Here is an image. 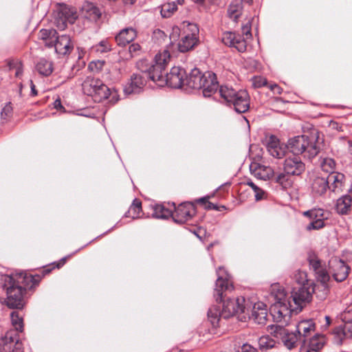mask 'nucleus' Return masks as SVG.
<instances>
[{"label": "nucleus", "instance_id": "nucleus-59", "mask_svg": "<svg viewBox=\"0 0 352 352\" xmlns=\"http://www.w3.org/2000/svg\"><path fill=\"white\" fill-rule=\"evenodd\" d=\"M208 197H201L197 199V202L202 204H205L206 206V205H208V202H209L208 201Z\"/></svg>", "mask_w": 352, "mask_h": 352}, {"label": "nucleus", "instance_id": "nucleus-28", "mask_svg": "<svg viewBox=\"0 0 352 352\" xmlns=\"http://www.w3.org/2000/svg\"><path fill=\"white\" fill-rule=\"evenodd\" d=\"M352 204V185L348 193L338 199L336 209L340 214H346L351 210Z\"/></svg>", "mask_w": 352, "mask_h": 352}, {"label": "nucleus", "instance_id": "nucleus-1", "mask_svg": "<svg viewBox=\"0 0 352 352\" xmlns=\"http://www.w3.org/2000/svg\"><path fill=\"white\" fill-rule=\"evenodd\" d=\"M217 275L214 298L217 302H223V305L221 310L219 306L214 305L208 311V320L214 327L218 326L221 318H229L239 312L245 313L247 309L244 305L243 297L228 298L226 300H223L228 293L233 290L234 287L230 280V276L223 267H219L217 270Z\"/></svg>", "mask_w": 352, "mask_h": 352}, {"label": "nucleus", "instance_id": "nucleus-37", "mask_svg": "<svg viewBox=\"0 0 352 352\" xmlns=\"http://www.w3.org/2000/svg\"><path fill=\"white\" fill-rule=\"evenodd\" d=\"M177 10L176 2L165 3L160 6V13L163 18L170 17Z\"/></svg>", "mask_w": 352, "mask_h": 352}, {"label": "nucleus", "instance_id": "nucleus-29", "mask_svg": "<svg viewBox=\"0 0 352 352\" xmlns=\"http://www.w3.org/2000/svg\"><path fill=\"white\" fill-rule=\"evenodd\" d=\"M137 36V32L132 28H126L120 31L115 37L119 46H125L132 42Z\"/></svg>", "mask_w": 352, "mask_h": 352}, {"label": "nucleus", "instance_id": "nucleus-45", "mask_svg": "<svg viewBox=\"0 0 352 352\" xmlns=\"http://www.w3.org/2000/svg\"><path fill=\"white\" fill-rule=\"evenodd\" d=\"M12 112V107L11 103H7L1 111V119L2 120H6L10 117Z\"/></svg>", "mask_w": 352, "mask_h": 352}, {"label": "nucleus", "instance_id": "nucleus-50", "mask_svg": "<svg viewBox=\"0 0 352 352\" xmlns=\"http://www.w3.org/2000/svg\"><path fill=\"white\" fill-rule=\"evenodd\" d=\"M329 129L336 131H342V126L338 122L335 121H330L329 124Z\"/></svg>", "mask_w": 352, "mask_h": 352}, {"label": "nucleus", "instance_id": "nucleus-33", "mask_svg": "<svg viewBox=\"0 0 352 352\" xmlns=\"http://www.w3.org/2000/svg\"><path fill=\"white\" fill-rule=\"evenodd\" d=\"M15 275L19 278L26 289H32L34 286L37 285L41 280V276L39 275H28L23 272L16 273Z\"/></svg>", "mask_w": 352, "mask_h": 352}, {"label": "nucleus", "instance_id": "nucleus-39", "mask_svg": "<svg viewBox=\"0 0 352 352\" xmlns=\"http://www.w3.org/2000/svg\"><path fill=\"white\" fill-rule=\"evenodd\" d=\"M276 346V341L270 336H263L258 339V348L261 351H267Z\"/></svg>", "mask_w": 352, "mask_h": 352}, {"label": "nucleus", "instance_id": "nucleus-21", "mask_svg": "<svg viewBox=\"0 0 352 352\" xmlns=\"http://www.w3.org/2000/svg\"><path fill=\"white\" fill-rule=\"evenodd\" d=\"M305 216L309 217L311 221L307 226V230H319L324 227V210L320 208L307 210L304 212Z\"/></svg>", "mask_w": 352, "mask_h": 352}, {"label": "nucleus", "instance_id": "nucleus-12", "mask_svg": "<svg viewBox=\"0 0 352 352\" xmlns=\"http://www.w3.org/2000/svg\"><path fill=\"white\" fill-rule=\"evenodd\" d=\"M276 338H279L284 346L288 349H292L296 347L298 344H303L301 337L298 336L296 331L294 332H289L284 327L280 325L269 326Z\"/></svg>", "mask_w": 352, "mask_h": 352}, {"label": "nucleus", "instance_id": "nucleus-35", "mask_svg": "<svg viewBox=\"0 0 352 352\" xmlns=\"http://www.w3.org/2000/svg\"><path fill=\"white\" fill-rule=\"evenodd\" d=\"M326 341L327 338L325 336L316 333L308 339L307 344H309L310 350H315L318 352V351L324 346Z\"/></svg>", "mask_w": 352, "mask_h": 352}, {"label": "nucleus", "instance_id": "nucleus-25", "mask_svg": "<svg viewBox=\"0 0 352 352\" xmlns=\"http://www.w3.org/2000/svg\"><path fill=\"white\" fill-rule=\"evenodd\" d=\"M205 73L202 74L197 68L191 69L188 75L186 74L184 86L192 89H201Z\"/></svg>", "mask_w": 352, "mask_h": 352}, {"label": "nucleus", "instance_id": "nucleus-58", "mask_svg": "<svg viewBox=\"0 0 352 352\" xmlns=\"http://www.w3.org/2000/svg\"><path fill=\"white\" fill-rule=\"evenodd\" d=\"M271 90H272L274 92L277 94H281V89L279 86L277 85H271L270 87Z\"/></svg>", "mask_w": 352, "mask_h": 352}, {"label": "nucleus", "instance_id": "nucleus-22", "mask_svg": "<svg viewBox=\"0 0 352 352\" xmlns=\"http://www.w3.org/2000/svg\"><path fill=\"white\" fill-rule=\"evenodd\" d=\"M250 170L256 177L262 180L271 179L274 177V170L272 167L259 163L252 162Z\"/></svg>", "mask_w": 352, "mask_h": 352}, {"label": "nucleus", "instance_id": "nucleus-38", "mask_svg": "<svg viewBox=\"0 0 352 352\" xmlns=\"http://www.w3.org/2000/svg\"><path fill=\"white\" fill-rule=\"evenodd\" d=\"M112 50V45L108 39H103L98 43L93 45L91 48L92 52L98 54H104L110 52Z\"/></svg>", "mask_w": 352, "mask_h": 352}, {"label": "nucleus", "instance_id": "nucleus-27", "mask_svg": "<svg viewBox=\"0 0 352 352\" xmlns=\"http://www.w3.org/2000/svg\"><path fill=\"white\" fill-rule=\"evenodd\" d=\"M327 179H328V185L329 186V191L330 192L338 193L342 191L345 179L344 174L336 172L329 174Z\"/></svg>", "mask_w": 352, "mask_h": 352}, {"label": "nucleus", "instance_id": "nucleus-17", "mask_svg": "<svg viewBox=\"0 0 352 352\" xmlns=\"http://www.w3.org/2000/svg\"><path fill=\"white\" fill-rule=\"evenodd\" d=\"M195 213V206L190 202H184L175 208V212H172L171 217L174 222L182 224L190 220Z\"/></svg>", "mask_w": 352, "mask_h": 352}, {"label": "nucleus", "instance_id": "nucleus-36", "mask_svg": "<svg viewBox=\"0 0 352 352\" xmlns=\"http://www.w3.org/2000/svg\"><path fill=\"white\" fill-rule=\"evenodd\" d=\"M85 17L90 21H97L101 16V10L92 3H87L84 7Z\"/></svg>", "mask_w": 352, "mask_h": 352}, {"label": "nucleus", "instance_id": "nucleus-64", "mask_svg": "<svg viewBox=\"0 0 352 352\" xmlns=\"http://www.w3.org/2000/svg\"><path fill=\"white\" fill-rule=\"evenodd\" d=\"M184 0H176L175 2H176L177 6L178 5H183L184 3Z\"/></svg>", "mask_w": 352, "mask_h": 352}, {"label": "nucleus", "instance_id": "nucleus-2", "mask_svg": "<svg viewBox=\"0 0 352 352\" xmlns=\"http://www.w3.org/2000/svg\"><path fill=\"white\" fill-rule=\"evenodd\" d=\"M323 141L320 132L314 129L308 135L289 139L287 145L281 143L274 135H271L266 147L269 154L277 159L283 158L289 148L294 155H302L305 158L311 160L319 153Z\"/></svg>", "mask_w": 352, "mask_h": 352}, {"label": "nucleus", "instance_id": "nucleus-14", "mask_svg": "<svg viewBox=\"0 0 352 352\" xmlns=\"http://www.w3.org/2000/svg\"><path fill=\"white\" fill-rule=\"evenodd\" d=\"M199 30L196 24L188 23L185 35L177 44L179 51L186 52L197 45L199 42Z\"/></svg>", "mask_w": 352, "mask_h": 352}, {"label": "nucleus", "instance_id": "nucleus-42", "mask_svg": "<svg viewBox=\"0 0 352 352\" xmlns=\"http://www.w3.org/2000/svg\"><path fill=\"white\" fill-rule=\"evenodd\" d=\"M336 165V162L333 158L324 157L320 159V166L322 170L326 173H334Z\"/></svg>", "mask_w": 352, "mask_h": 352}, {"label": "nucleus", "instance_id": "nucleus-52", "mask_svg": "<svg viewBox=\"0 0 352 352\" xmlns=\"http://www.w3.org/2000/svg\"><path fill=\"white\" fill-rule=\"evenodd\" d=\"M205 208L206 210H214L217 211H221V210L219 208V206L211 202H208V205L205 206Z\"/></svg>", "mask_w": 352, "mask_h": 352}, {"label": "nucleus", "instance_id": "nucleus-26", "mask_svg": "<svg viewBox=\"0 0 352 352\" xmlns=\"http://www.w3.org/2000/svg\"><path fill=\"white\" fill-rule=\"evenodd\" d=\"M267 306L261 302L254 303L252 309L250 319L258 324H264L267 321Z\"/></svg>", "mask_w": 352, "mask_h": 352}, {"label": "nucleus", "instance_id": "nucleus-19", "mask_svg": "<svg viewBox=\"0 0 352 352\" xmlns=\"http://www.w3.org/2000/svg\"><path fill=\"white\" fill-rule=\"evenodd\" d=\"M329 266L337 282H342L347 278L350 268L342 260L332 258L329 261Z\"/></svg>", "mask_w": 352, "mask_h": 352}, {"label": "nucleus", "instance_id": "nucleus-44", "mask_svg": "<svg viewBox=\"0 0 352 352\" xmlns=\"http://www.w3.org/2000/svg\"><path fill=\"white\" fill-rule=\"evenodd\" d=\"M142 210V204L141 202L135 199L129 209V213L131 215L132 214L131 217L133 219H136L139 217L140 212Z\"/></svg>", "mask_w": 352, "mask_h": 352}, {"label": "nucleus", "instance_id": "nucleus-20", "mask_svg": "<svg viewBox=\"0 0 352 352\" xmlns=\"http://www.w3.org/2000/svg\"><path fill=\"white\" fill-rule=\"evenodd\" d=\"M201 83L203 96L204 97H210L218 90L219 86L217 79V76L214 73L207 72Z\"/></svg>", "mask_w": 352, "mask_h": 352}, {"label": "nucleus", "instance_id": "nucleus-13", "mask_svg": "<svg viewBox=\"0 0 352 352\" xmlns=\"http://www.w3.org/2000/svg\"><path fill=\"white\" fill-rule=\"evenodd\" d=\"M23 344L16 331H8L0 338V352H23Z\"/></svg>", "mask_w": 352, "mask_h": 352}, {"label": "nucleus", "instance_id": "nucleus-4", "mask_svg": "<svg viewBox=\"0 0 352 352\" xmlns=\"http://www.w3.org/2000/svg\"><path fill=\"white\" fill-rule=\"evenodd\" d=\"M270 294L275 300L270 307V314L274 322L285 327L289 324L292 314H297L296 309L292 307L285 289L278 283L271 286Z\"/></svg>", "mask_w": 352, "mask_h": 352}, {"label": "nucleus", "instance_id": "nucleus-62", "mask_svg": "<svg viewBox=\"0 0 352 352\" xmlns=\"http://www.w3.org/2000/svg\"><path fill=\"white\" fill-rule=\"evenodd\" d=\"M347 144H348V152L352 155V142L350 140H348Z\"/></svg>", "mask_w": 352, "mask_h": 352}, {"label": "nucleus", "instance_id": "nucleus-54", "mask_svg": "<svg viewBox=\"0 0 352 352\" xmlns=\"http://www.w3.org/2000/svg\"><path fill=\"white\" fill-rule=\"evenodd\" d=\"M54 108L57 110H63L65 111L64 107L61 104V101L60 99H56L53 103Z\"/></svg>", "mask_w": 352, "mask_h": 352}, {"label": "nucleus", "instance_id": "nucleus-47", "mask_svg": "<svg viewBox=\"0 0 352 352\" xmlns=\"http://www.w3.org/2000/svg\"><path fill=\"white\" fill-rule=\"evenodd\" d=\"M287 175L284 171V173H280L276 176L274 175L275 182L280 185H283L287 181Z\"/></svg>", "mask_w": 352, "mask_h": 352}, {"label": "nucleus", "instance_id": "nucleus-63", "mask_svg": "<svg viewBox=\"0 0 352 352\" xmlns=\"http://www.w3.org/2000/svg\"><path fill=\"white\" fill-rule=\"evenodd\" d=\"M22 74V69L19 67L17 70L16 71L15 75L16 76L19 77Z\"/></svg>", "mask_w": 352, "mask_h": 352}, {"label": "nucleus", "instance_id": "nucleus-16", "mask_svg": "<svg viewBox=\"0 0 352 352\" xmlns=\"http://www.w3.org/2000/svg\"><path fill=\"white\" fill-rule=\"evenodd\" d=\"M77 19V12L72 8L63 6L54 14V25L60 30L67 28V23L72 24Z\"/></svg>", "mask_w": 352, "mask_h": 352}, {"label": "nucleus", "instance_id": "nucleus-15", "mask_svg": "<svg viewBox=\"0 0 352 352\" xmlns=\"http://www.w3.org/2000/svg\"><path fill=\"white\" fill-rule=\"evenodd\" d=\"M307 260L310 269L314 272L317 280L326 287V285L330 280V276L327 270L325 263L319 259L314 253L309 254Z\"/></svg>", "mask_w": 352, "mask_h": 352}, {"label": "nucleus", "instance_id": "nucleus-56", "mask_svg": "<svg viewBox=\"0 0 352 352\" xmlns=\"http://www.w3.org/2000/svg\"><path fill=\"white\" fill-rule=\"evenodd\" d=\"M195 3H196L199 7L206 8V0H192Z\"/></svg>", "mask_w": 352, "mask_h": 352}, {"label": "nucleus", "instance_id": "nucleus-30", "mask_svg": "<svg viewBox=\"0 0 352 352\" xmlns=\"http://www.w3.org/2000/svg\"><path fill=\"white\" fill-rule=\"evenodd\" d=\"M328 179L324 177H316L311 184L312 193L316 196H322L329 190Z\"/></svg>", "mask_w": 352, "mask_h": 352}, {"label": "nucleus", "instance_id": "nucleus-6", "mask_svg": "<svg viewBox=\"0 0 352 352\" xmlns=\"http://www.w3.org/2000/svg\"><path fill=\"white\" fill-rule=\"evenodd\" d=\"M3 287L6 289V303L12 309H22L25 305L24 294L26 287L15 274L6 276Z\"/></svg>", "mask_w": 352, "mask_h": 352}, {"label": "nucleus", "instance_id": "nucleus-32", "mask_svg": "<svg viewBox=\"0 0 352 352\" xmlns=\"http://www.w3.org/2000/svg\"><path fill=\"white\" fill-rule=\"evenodd\" d=\"M243 9V0H232L228 8V17L234 22H237L242 14Z\"/></svg>", "mask_w": 352, "mask_h": 352}, {"label": "nucleus", "instance_id": "nucleus-34", "mask_svg": "<svg viewBox=\"0 0 352 352\" xmlns=\"http://www.w3.org/2000/svg\"><path fill=\"white\" fill-rule=\"evenodd\" d=\"M35 68L38 74L43 76H49L54 70L52 63L44 58L37 61Z\"/></svg>", "mask_w": 352, "mask_h": 352}, {"label": "nucleus", "instance_id": "nucleus-9", "mask_svg": "<svg viewBox=\"0 0 352 352\" xmlns=\"http://www.w3.org/2000/svg\"><path fill=\"white\" fill-rule=\"evenodd\" d=\"M252 20L253 18L248 19L247 22L241 26L242 34L235 32H224L222 42L230 47L235 48L239 52H245L247 40L252 37Z\"/></svg>", "mask_w": 352, "mask_h": 352}, {"label": "nucleus", "instance_id": "nucleus-55", "mask_svg": "<svg viewBox=\"0 0 352 352\" xmlns=\"http://www.w3.org/2000/svg\"><path fill=\"white\" fill-rule=\"evenodd\" d=\"M324 320H325V323L322 325V330L327 329L331 323V319L329 316H326L324 317Z\"/></svg>", "mask_w": 352, "mask_h": 352}, {"label": "nucleus", "instance_id": "nucleus-40", "mask_svg": "<svg viewBox=\"0 0 352 352\" xmlns=\"http://www.w3.org/2000/svg\"><path fill=\"white\" fill-rule=\"evenodd\" d=\"M172 211L162 205H156L153 208L152 216L156 219H168L171 217Z\"/></svg>", "mask_w": 352, "mask_h": 352}, {"label": "nucleus", "instance_id": "nucleus-51", "mask_svg": "<svg viewBox=\"0 0 352 352\" xmlns=\"http://www.w3.org/2000/svg\"><path fill=\"white\" fill-rule=\"evenodd\" d=\"M241 352H258L256 349L253 347L252 345L245 343L241 346Z\"/></svg>", "mask_w": 352, "mask_h": 352}, {"label": "nucleus", "instance_id": "nucleus-5", "mask_svg": "<svg viewBox=\"0 0 352 352\" xmlns=\"http://www.w3.org/2000/svg\"><path fill=\"white\" fill-rule=\"evenodd\" d=\"M140 73L133 74L124 87L125 95L140 93L148 80L155 83V73L153 70V64L149 65L147 60H141L137 63Z\"/></svg>", "mask_w": 352, "mask_h": 352}, {"label": "nucleus", "instance_id": "nucleus-41", "mask_svg": "<svg viewBox=\"0 0 352 352\" xmlns=\"http://www.w3.org/2000/svg\"><path fill=\"white\" fill-rule=\"evenodd\" d=\"M246 184L249 186L254 192V197L256 201H259L267 198V192L256 185L252 180L247 181Z\"/></svg>", "mask_w": 352, "mask_h": 352}, {"label": "nucleus", "instance_id": "nucleus-60", "mask_svg": "<svg viewBox=\"0 0 352 352\" xmlns=\"http://www.w3.org/2000/svg\"><path fill=\"white\" fill-rule=\"evenodd\" d=\"M68 257H69V256H65V257H63V258H61L60 260V261L58 262V263H57L56 267L58 268H60V267H62L65 264V263Z\"/></svg>", "mask_w": 352, "mask_h": 352}, {"label": "nucleus", "instance_id": "nucleus-61", "mask_svg": "<svg viewBox=\"0 0 352 352\" xmlns=\"http://www.w3.org/2000/svg\"><path fill=\"white\" fill-rule=\"evenodd\" d=\"M217 0H206V8L209 7L211 5L216 4Z\"/></svg>", "mask_w": 352, "mask_h": 352}, {"label": "nucleus", "instance_id": "nucleus-23", "mask_svg": "<svg viewBox=\"0 0 352 352\" xmlns=\"http://www.w3.org/2000/svg\"><path fill=\"white\" fill-rule=\"evenodd\" d=\"M55 52L60 55H66L69 54L74 48V44L72 42L69 35L63 34L57 36L54 43Z\"/></svg>", "mask_w": 352, "mask_h": 352}, {"label": "nucleus", "instance_id": "nucleus-31", "mask_svg": "<svg viewBox=\"0 0 352 352\" xmlns=\"http://www.w3.org/2000/svg\"><path fill=\"white\" fill-rule=\"evenodd\" d=\"M57 36L56 30L54 29H41L38 34V38L44 42L47 47H52Z\"/></svg>", "mask_w": 352, "mask_h": 352}, {"label": "nucleus", "instance_id": "nucleus-10", "mask_svg": "<svg viewBox=\"0 0 352 352\" xmlns=\"http://www.w3.org/2000/svg\"><path fill=\"white\" fill-rule=\"evenodd\" d=\"M82 88L83 93L96 102L109 98L110 94V88L98 78L87 77L82 82Z\"/></svg>", "mask_w": 352, "mask_h": 352}, {"label": "nucleus", "instance_id": "nucleus-11", "mask_svg": "<svg viewBox=\"0 0 352 352\" xmlns=\"http://www.w3.org/2000/svg\"><path fill=\"white\" fill-rule=\"evenodd\" d=\"M342 320L344 324L335 327L332 332L333 341L337 345H341L345 339L352 338V304L344 311Z\"/></svg>", "mask_w": 352, "mask_h": 352}, {"label": "nucleus", "instance_id": "nucleus-48", "mask_svg": "<svg viewBox=\"0 0 352 352\" xmlns=\"http://www.w3.org/2000/svg\"><path fill=\"white\" fill-rule=\"evenodd\" d=\"M253 85L255 87H261L267 85V80L261 77H255L253 80Z\"/></svg>", "mask_w": 352, "mask_h": 352}, {"label": "nucleus", "instance_id": "nucleus-57", "mask_svg": "<svg viewBox=\"0 0 352 352\" xmlns=\"http://www.w3.org/2000/svg\"><path fill=\"white\" fill-rule=\"evenodd\" d=\"M30 87H31V95L35 96L37 95V91L36 90V87L33 83V81L30 80Z\"/></svg>", "mask_w": 352, "mask_h": 352}, {"label": "nucleus", "instance_id": "nucleus-24", "mask_svg": "<svg viewBox=\"0 0 352 352\" xmlns=\"http://www.w3.org/2000/svg\"><path fill=\"white\" fill-rule=\"evenodd\" d=\"M316 324L313 320H302L296 324V333L300 336L302 344H306L311 333L315 331Z\"/></svg>", "mask_w": 352, "mask_h": 352}, {"label": "nucleus", "instance_id": "nucleus-53", "mask_svg": "<svg viewBox=\"0 0 352 352\" xmlns=\"http://www.w3.org/2000/svg\"><path fill=\"white\" fill-rule=\"evenodd\" d=\"M114 73V77L112 79L113 82H118L121 79V74L120 69H114L112 71Z\"/></svg>", "mask_w": 352, "mask_h": 352}, {"label": "nucleus", "instance_id": "nucleus-3", "mask_svg": "<svg viewBox=\"0 0 352 352\" xmlns=\"http://www.w3.org/2000/svg\"><path fill=\"white\" fill-rule=\"evenodd\" d=\"M170 58L168 50L157 54L153 63V70L155 73V85L158 87L167 85L171 88L179 89L184 86L186 72L181 67H173L169 73L166 72V67Z\"/></svg>", "mask_w": 352, "mask_h": 352}, {"label": "nucleus", "instance_id": "nucleus-8", "mask_svg": "<svg viewBox=\"0 0 352 352\" xmlns=\"http://www.w3.org/2000/svg\"><path fill=\"white\" fill-rule=\"evenodd\" d=\"M297 274L300 278L296 277V281L302 285L294 288L288 298L290 300H292L296 313H298L302 310L303 306L311 301L314 292V287L312 285L305 284V282L307 281V274L305 272L298 271Z\"/></svg>", "mask_w": 352, "mask_h": 352}, {"label": "nucleus", "instance_id": "nucleus-18", "mask_svg": "<svg viewBox=\"0 0 352 352\" xmlns=\"http://www.w3.org/2000/svg\"><path fill=\"white\" fill-rule=\"evenodd\" d=\"M294 155L285 160L283 169L289 175H300L305 170V164L301 159Z\"/></svg>", "mask_w": 352, "mask_h": 352}, {"label": "nucleus", "instance_id": "nucleus-49", "mask_svg": "<svg viewBox=\"0 0 352 352\" xmlns=\"http://www.w3.org/2000/svg\"><path fill=\"white\" fill-rule=\"evenodd\" d=\"M109 98H111L110 101L112 103H116V102H118L119 100V96L118 94V91L115 89H111L110 88V94L109 95Z\"/></svg>", "mask_w": 352, "mask_h": 352}, {"label": "nucleus", "instance_id": "nucleus-7", "mask_svg": "<svg viewBox=\"0 0 352 352\" xmlns=\"http://www.w3.org/2000/svg\"><path fill=\"white\" fill-rule=\"evenodd\" d=\"M218 89L221 98L229 105L232 104L236 113H245L249 109L250 97L245 90L236 91L228 85H221Z\"/></svg>", "mask_w": 352, "mask_h": 352}, {"label": "nucleus", "instance_id": "nucleus-43", "mask_svg": "<svg viewBox=\"0 0 352 352\" xmlns=\"http://www.w3.org/2000/svg\"><path fill=\"white\" fill-rule=\"evenodd\" d=\"M10 318L12 324L15 329L14 330L16 331L18 333L19 332H22L23 330L22 317L19 316L17 311H12L10 314Z\"/></svg>", "mask_w": 352, "mask_h": 352}, {"label": "nucleus", "instance_id": "nucleus-46", "mask_svg": "<svg viewBox=\"0 0 352 352\" xmlns=\"http://www.w3.org/2000/svg\"><path fill=\"white\" fill-rule=\"evenodd\" d=\"M140 50L141 47L138 43H132L129 47V52L131 57L138 55Z\"/></svg>", "mask_w": 352, "mask_h": 352}]
</instances>
